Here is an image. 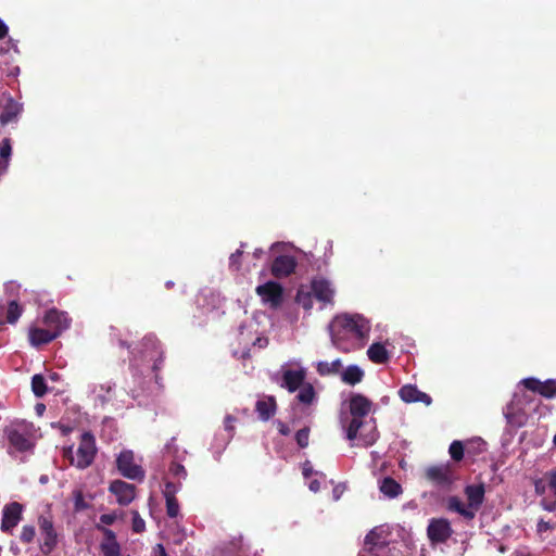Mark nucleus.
<instances>
[{
  "label": "nucleus",
  "mask_w": 556,
  "mask_h": 556,
  "mask_svg": "<svg viewBox=\"0 0 556 556\" xmlns=\"http://www.w3.org/2000/svg\"><path fill=\"white\" fill-rule=\"evenodd\" d=\"M484 485L480 484H471L467 485L465 489V494L468 500V506L476 513L484 501Z\"/></svg>",
  "instance_id": "nucleus-23"
},
{
  "label": "nucleus",
  "mask_w": 556,
  "mask_h": 556,
  "mask_svg": "<svg viewBox=\"0 0 556 556\" xmlns=\"http://www.w3.org/2000/svg\"><path fill=\"white\" fill-rule=\"evenodd\" d=\"M97 454V445L94 435L86 431L80 437V442L76 451V456H73V446L64 450V455L71 458V464L78 469L88 468L94 460Z\"/></svg>",
  "instance_id": "nucleus-4"
},
{
  "label": "nucleus",
  "mask_w": 556,
  "mask_h": 556,
  "mask_svg": "<svg viewBox=\"0 0 556 556\" xmlns=\"http://www.w3.org/2000/svg\"><path fill=\"white\" fill-rule=\"evenodd\" d=\"M328 329L332 344L343 352H350L365 346L371 326L361 314L342 313L333 317Z\"/></svg>",
  "instance_id": "nucleus-1"
},
{
  "label": "nucleus",
  "mask_w": 556,
  "mask_h": 556,
  "mask_svg": "<svg viewBox=\"0 0 556 556\" xmlns=\"http://www.w3.org/2000/svg\"><path fill=\"white\" fill-rule=\"evenodd\" d=\"M132 515V531L136 532V533H141L144 531L146 529V522L144 520L140 517V515L138 514V511H132L131 513Z\"/></svg>",
  "instance_id": "nucleus-45"
},
{
  "label": "nucleus",
  "mask_w": 556,
  "mask_h": 556,
  "mask_svg": "<svg viewBox=\"0 0 556 556\" xmlns=\"http://www.w3.org/2000/svg\"><path fill=\"white\" fill-rule=\"evenodd\" d=\"M38 527L42 538L40 551L43 555H49L58 545V533L54 529L52 517L49 515H40L38 518Z\"/></svg>",
  "instance_id": "nucleus-7"
},
{
  "label": "nucleus",
  "mask_w": 556,
  "mask_h": 556,
  "mask_svg": "<svg viewBox=\"0 0 556 556\" xmlns=\"http://www.w3.org/2000/svg\"><path fill=\"white\" fill-rule=\"evenodd\" d=\"M9 28L2 20H0V39H3L8 35Z\"/></svg>",
  "instance_id": "nucleus-59"
},
{
  "label": "nucleus",
  "mask_w": 556,
  "mask_h": 556,
  "mask_svg": "<svg viewBox=\"0 0 556 556\" xmlns=\"http://www.w3.org/2000/svg\"><path fill=\"white\" fill-rule=\"evenodd\" d=\"M312 475H313V467H312V464H311V462L306 460V462L303 464V476H304L305 478H309Z\"/></svg>",
  "instance_id": "nucleus-56"
},
{
  "label": "nucleus",
  "mask_w": 556,
  "mask_h": 556,
  "mask_svg": "<svg viewBox=\"0 0 556 556\" xmlns=\"http://www.w3.org/2000/svg\"><path fill=\"white\" fill-rule=\"evenodd\" d=\"M362 432L369 433V428L359 429L358 432H357V437L356 438H358L363 442Z\"/></svg>",
  "instance_id": "nucleus-62"
},
{
  "label": "nucleus",
  "mask_w": 556,
  "mask_h": 556,
  "mask_svg": "<svg viewBox=\"0 0 556 556\" xmlns=\"http://www.w3.org/2000/svg\"><path fill=\"white\" fill-rule=\"evenodd\" d=\"M23 507L20 503L13 502L3 507L1 530L10 532L14 529L22 518Z\"/></svg>",
  "instance_id": "nucleus-16"
},
{
  "label": "nucleus",
  "mask_w": 556,
  "mask_h": 556,
  "mask_svg": "<svg viewBox=\"0 0 556 556\" xmlns=\"http://www.w3.org/2000/svg\"><path fill=\"white\" fill-rule=\"evenodd\" d=\"M276 408V400L271 395L257 400L255 405L258 418L263 421L269 420L275 415Z\"/></svg>",
  "instance_id": "nucleus-24"
},
{
  "label": "nucleus",
  "mask_w": 556,
  "mask_h": 556,
  "mask_svg": "<svg viewBox=\"0 0 556 556\" xmlns=\"http://www.w3.org/2000/svg\"><path fill=\"white\" fill-rule=\"evenodd\" d=\"M248 547L244 545L243 538L233 539L231 542V548L229 552H235L237 556H244Z\"/></svg>",
  "instance_id": "nucleus-44"
},
{
  "label": "nucleus",
  "mask_w": 556,
  "mask_h": 556,
  "mask_svg": "<svg viewBox=\"0 0 556 556\" xmlns=\"http://www.w3.org/2000/svg\"><path fill=\"white\" fill-rule=\"evenodd\" d=\"M522 384L525 386L526 389L539 393L541 381L535 378H526L522 380Z\"/></svg>",
  "instance_id": "nucleus-48"
},
{
  "label": "nucleus",
  "mask_w": 556,
  "mask_h": 556,
  "mask_svg": "<svg viewBox=\"0 0 556 556\" xmlns=\"http://www.w3.org/2000/svg\"><path fill=\"white\" fill-rule=\"evenodd\" d=\"M547 484H548V488L556 495V470L547 473Z\"/></svg>",
  "instance_id": "nucleus-51"
},
{
  "label": "nucleus",
  "mask_w": 556,
  "mask_h": 556,
  "mask_svg": "<svg viewBox=\"0 0 556 556\" xmlns=\"http://www.w3.org/2000/svg\"><path fill=\"white\" fill-rule=\"evenodd\" d=\"M552 528L553 526L549 522L544 521L543 519H541L536 525V531L539 534H542Z\"/></svg>",
  "instance_id": "nucleus-53"
},
{
  "label": "nucleus",
  "mask_w": 556,
  "mask_h": 556,
  "mask_svg": "<svg viewBox=\"0 0 556 556\" xmlns=\"http://www.w3.org/2000/svg\"><path fill=\"white\" fill-rule=\"evenodd\" d=\"M427 533L431 542L444 543L446 542L453 530L446 519H432L427 528Z\"/></svg>",
  "instance_id": "nucleus-15"
},
{
  "label": "nucleus",
  "mask_w": 556,
  "mask_h": 556,
  "mask_svg": "<svg viewBox=\"0 0 556 556\" xmlns=\"http://www.w3.org/2000/svg\"><path fill=\"white\" fill-rule=\"evenodd\" d=\"M539 394L544 397L552 399L556 396V384L553 380H547L545 382L541 381V387L539 390Z\"/></svg>",
  "instance_id": "nucleus-38"
},
{
  "label": "nucleus",
  "mask_w": 556,
  "mask_h": 556,
  "mask_svg": "<svg viewBox=\"0 0 556 556\" xmlns=\"http://www.w3.org/2000/svg\"><path fill=\"white\" fill-rule=\"evenodd\" d=\"M382 528L375 527L365 536L364 546L359 551L358 556H381L382 554Z\"/></svg>",
  "instance_id": "nucleus-14"
},
{
  "label": "nucleus",
  "mask_w": 556,
  "mask_h": 556,
  "mask_svg": "<svg viewBox=\"0 0 556 556\" xmlns=\"http://www.w3.org/2000/svg\"><path fill=\"white\" fill-rule=\"evenodd\" d=\"M235 418L230 415L226 416L225 418V430L228 432V439L229 440L231 437H232V430H233V426L232 424L235 422Z\"/></svg>",
  "instance_id": "nucleus-50"
},
{
  "label": "nucleus",
  "mask_w": 556,
  "mask_h": 556,
  "mask_svg": "<svg viewBox=\"0 0 556 556\" xmlns=\"http://www.w3.org/2000/svg\"><path fill=\"white\" fill-rule=\"evenodd\" d=\"M314 299L311 288L301 287L296 292L295 302L305 311H309L313 307Z\"/></svg>",
  "instance_id": "nucleus-30"
},
{
  "label": "nucleus",
  "mask_w": 556,
  "mask_h": 556,
  "mask_svg": "<svg viewBox=\"0 0 556 556\" xmlns=\"http://www.w3.org/2000/svg\"><path fill=\"white\" fill-rule=\"evenodd\" d=\"M452 459L459 462L464 457V446L460 441H453L448 448Z\"/></svg>",
  "instance_id": "nucleus-41"
},
{
  "label": "nucleus",
  "mask_w": 556,
  "mask_h": 556,
  "mask_svg": "<svg viewBox=\"0 0 556 556\" xmlns=\"http://www.w3.org/2000/svg\"><path fill=\"white\" fill-rule=\"evenodd\" d=\"M503 414L508 425L520 428L526 425L528 416L522 407V399L517 394L505 406Z\"/></svg>",
  "instance_id": "nucleus-8"
},
{
  "label": "nucleus",
  "mask_w": 556,
  "mask_h": 556,
  "mask_svg": "<svg viewBox=\"0 0 556 556\" xmlns=\"http://www.w3.org/2000/svg\"><path fill=\"white\" fill-rule=\"evenodd\" d=\"M153 556H167L165 547L162 544H157L153 549Z\"/></svg>",
  "instance_id": "nucleus-57"
},
{
  "label": "nucleus",
  "mask_w": 556,
  "mask_h": 556,
  "mask_svg": "<svg viewBox=\"0 0 556 556\" xmlns=\"http://www.w3.org/2000/svg\"><path fill=\"white\" fill-rule=\"evenodd\" d=\"M306 370L304 368L299 369H286L282 372L281 387L286 388L289 392H295L304 383Z\"/></svg>",
  "instance_id": "nucleus-19"
},
{
  "label": "nucleus",
  "mask_w": 556,
  "mask_h": 556,
  "mask_svg": "<svg viewBox=\"0 0 556 556\" xmlns=\"http://www.w3.org/2000/svg\"><path fill=\"white\" fill-rule=\"evenodd\" d=\"M371 410L372 403L366 396L358 393L351 394L348 410L342 408L340 414V424L348 440H355L358 430L366 428H369V433L362 432L363 445H371L378 440L376 421L369 416Z\"/></svg>",
  "instance_id": "nucleus-2"
},
{
  "label": "nucleus",
  "mask_w": 556,
  "mask_h": 556,
  "mask_svg": "<svg viewBox=\"0 0 556 556\" xmlns=\"http://www.w3.org/2000/svg\"><path fill=\"white\" fill-rule=\"evenodd\" d=\"M426 477L440 488H450L454 481V475L448 464L431 466L426 471Z\"/></svg>",
  "instance_id": "nucleus-11"
},
{
  "label": "nucleus",
  "mask_w": 556,
  "mask_h": 556,
  "mask_svg": "<svg viewBox=\"0 0 556 556\" xmlns=\"http://www.w3.org/2000/svg\"><path fill=\"white\" fill-rule=\"evenodd\" d=\"M118 344L119 346L122 348H126V349H130V345L126 343V341L122 340V339H118Z\"/></svg>",
  "instance_id": "nucleus-63"
},
{
  "label": "nucleus",
  "mask_w": 556,
  "mask_h": 556,
  "mask_svg": "<svg viewBox=\"0 0 556 556\" xmlns=\"http://www.w3.org/2000/svg\"><path fill=\"white\" fill-rule=\"evenodd\" d=\"M36 535L34 526L26 525L22 528L20 539L23 543H30Z\"/></svg>",
  "instance_id": "nucleus-43"
},
{
  "label": "nucleus",
  "mask_w": 556,
  "mask_h": 556,
  "mask_svg": "<svg viewBox=\"0 0 556 556\" xmlns=\"http://www.w3.org/2000/svg\"><path fill=\"white\" fill-rule=\"evenodd\" d=\"M166 515L169 518H177L179 516L180 506L176 497L165 498Z\"/></svg>",
  "instance_id": "nucleus-40"
},
{
  "label": "nucleus",
  "mask_w": 556,
  "mask_h": 556,
  "mask_svg": "<svg viewBox=\"0 0 556 556\" xmlns=\"http://www.w3.org/2000/svg\"><path fill=\"white\" fill-rule=\"evenodd\" d=\"M447 508L451 511H456L460 516H463L465 519L471 520L475 518V511L469 507L466 506L463 501L457 496H451L447 500Z\"/></svg>",
  "instance_id": "nucleus-26"
},
{
  "label": "nucleus",
  "mask_w": 556,
  "mask_h": 556,
  "mask_svg": "<svg viewBox=\"0 0 556 556\" xmlns=\"http://www.w3.org/2000/svg\"><path fill=\"white\" fill-rule=\"evenodd\" d=\"M364 377L363 369L357 365H349L341 371V379L344 383L355 386L359 383Z\"/></svg>",
  "instance_id": "nucleus-27"
},
{
  "label": "nucleus",
  "mask_w": 556,
  "mask_h": 556,
  "mask_svg": "<svg viewBox=\"0 0 556 556\" xmlns=\"http://www.w3.org/2000/svg\"><path fill=\"white\" fill-rule=\"evenodd\" d=\"M342 368L340 358L332 362L320 361L316 364V370L320 376L336 375L339 374Z\"/></svg>",
  "instance_id": "nucleus-29"
},
{
  "label": "nucleus",
  "mask_w": 556,
  "mask_h": 556,
  "mask_svg": "<svg viewBox=\"0 0 556 556\" xmlns=\"http://www.w3.org/2000/svg\"><path fill=\"white\" fill-rule=\"evenodd\" d=\"M181 490V482L166 481L163 489V496L165 498L176 497V494Z\"/></svg>",
  "instance_id": "nucleus-39"
},
{
  "label": "nucleus",
  "mask_w": 556,
  "mask_h": 556,
  "mask_svg": "<svg viewBox=\"0 0 556 556\" xmlns=\"http://www.w3.org/2000/svg\"><path fill=\"white\" fill-rule=\"evenodd\" d=\"M296 260L292 255L282 254L277 256L271 265V273L277 278L287 277L294 271Z\"/></svg>",
  "instance_id": "nucleus-18"
},
{
  "label": "nucleus",
  "mask_w": 556,
  "mask_h": 556,
  "mask_svg": "<svg viewBox=\"0 0 556 556\" xmlns=\"http://www.w3.org/2000/svg\"><path fill=\"white\" fill-rule=\"evenodd\" d=\"M308 439H309V428L308 427H304L295 433V441L301 448H304L308 445Z\"/></svg>",
  "instance_id": "nucleus-42"
},
{
  "label": "nucleus",
  "mask_w": 556,
  "mask_h": 556,
  "mask_svg": "<svg viewBox=\"0 0 556 556\" xmlns=\"http://www.w3.org/2000/svg\"><path fill=\"white\" fill-rule=\"evenodd\" d=\"M256 293L265 304L273 308H277L282 302L283 290L281 285L276 281H267L257 286Z\"/></svg>",
  "instance_id": "nucleus-10"
},
{
  "label": "nucleus",
  "mask_w": 556,
  "mask_h": 556,
  "mask_svg": "<svg viewBox=\"0 0 556 556\" xmlns=\"http://www.w3.org/2000/svg\"><path fill=\"white\" fill-rule=\"evenodd\" d=\"M115 383L106 382L102 384H90L89 393L96 405L104 406L114 395Z\"/></svg>",
  "instance_id": "nucleus-17"
},
{
  "label": "nucleus",
  "mask_w": 556,
  "mask_h": 556,
  "mask_svg": "<svg viewBox=\"0 0 556 556\" xmlns=\"http://www.w3.org/2000/svg\"><path fill=\"white\" fill-rule=\"evenodd\" d=\"M372 476L377 479V486L382 492V457L379 452H371V462L369 464Z\"/></svg>",
  "instance_id": "nucleus-28"
},
{
  "label": "nucleus",
  "mask_w": 556,
  "mask_h": 556,
  "mask_svg": "<svg viewBox=\"0 0 556 556\" xmlns=\"http://www.w3.org/2000/svg\"><path fill=\"white\" fill-rule=\"evenodd\" d=\"M168 472L178 482L186 480V478L188 476L185 466H182L180 463H177V462H172V464L169 465V468H168Z\"/></svg>",
  "instance_id": "nucleus-36"
},
{
  "label": "nucleus",
  "mask_w": 556,
  "mask_h": 556,
  "mask_svg": "<svg viewBox=\"0 0 556 556\" xmlns=\"http://www.w3.org/2000/svg\"><path fill=\"white\" fill-rule=\"evenodd\" d=\"M104 539L100 544L103 556H119L121 546L116 541L115 533L109 528H101Z\"/></svg>",
  "instance_id": "nucleus-21"
},
{
  "label": "nucleus",
  "mask_w": 556,
  "mask_h": 556,
  "mask_svg": "<svg viewBox=\"0 0 556 556\" xmlns=\"http://www.w3.org/2000/svg\"><path fill=\"white\" fill-rule=\"evenodd\" d=\"M176 438L173 437L164 446L163 453L167 454L169 456H173L174 458H179V447L175 443Z\"/></svg>",
  "instance_id": "nucleus-46"
},
{
  "label": "nucleus",
  "mask_w": 556,
  "mask_h": 556,
  "mask_svg": "<svg viewBox=\"0 0 556 556\" xmlns=\"http://www.w3.org/2000/svg\"><path fill=\"white\" fill-rule=\"evenodd\" d=\"M73 502H74V511L80 513L90 507L89 503L85 500L84 493L81 490L73 491Z\"/></svg>",
  "instance_id": "nucleus-35"
},
{
  "label": "nucleus",
  "mask_w": 556,
  "mask_h": 556,
  "mask_svg": "<svg viewBox=\"0 0 556 556\" xmlns=\"http://www.w3.org/2000/svg\"><path fill=\"white\" fill-rule=\"evenodd\" d=\"M3 437L7 440V452L16 457L17 454L33 451L35 446L34 425L25 420L10 424L3 429Z\"/></svg>",
  "instance_id": "nucleus-3"
},
{
  "label": "nucleus",
  "mask_w": 556,
  "mask_h": 556,
  "mask_svg": "<svg viewBox=\"0 0 556 556\" xmlns=\"http://www.w3.org/2000/svg\"><path fill=\"white\" fill-rule=\"evenodd\" d=\"M399 394L401 399L406 403L421 402L426 405H430L432 402L430 395H428L425 392H421L420 390L417 389V387L412 384H406L402 387L399 391Z\"/></svg>",
  "instance_id": "nucleus-20"
},
{
  "label": "nucleus",
  "mask_w": 556,
  "mask_h": 556,
  "mask_svg": "<svg viewBox=\"0 0 556 556\" xmlns=\"http://www.w3.org/2000/svg\"><path fill=\"white\" fill-rule=\"evenodd\" d=\"M35 410H36V413H37L39 416H41V415L45 413V410H46V405H45V404H42V403H38V404H36V406H35Z\"/></svg>",
  "instance_id": "nucleus-60"
},
{
  "label": "nucleus",
  "mask_w": 556,
  "mask_h": 556,
  "mask_svg": "<svg viewBox=\"0 0 556 556\" xmlns=\"http://www.w3.org/2000/svg\"><path fill=\"white\" fill-rule=\"evenodd\" d=\"M403 493L401 484L391 477H384V497L395 498Z\"/></svg>",
  "instance_id": "nucleus-32"
},
{
  "label": "nucleus",
  "mask_w": 556,
  "mask_h": 556,
  "mask_svg": "<svg viewBox=\"0 0 556 556\" xmlns=\"http://www.w3.org/2000/svg\"><path fill=\"white\" fill-rule=\"evenodd\" d=\"M116 516L114 514H103L100 516V521L103 525L111 526L115 522Z\"/></svg>",
  "instance_id": "nucleus-52"
},
{
  "label": "nucleus",
  "mask_w": 556,
  "mask_h": 556,
  "mask_svg": "<svg viewBox=\"0 0 556 556\" xmlns=\"http://www.w3.org/2000/svg\"><path fill=\"white\" fill-rule=\"evenodd\" d=\"M345 490H346V485L344 483L337 484L332 490L333 500L339 501Z\"/></svg>",
  "instance_id": "nucleus-49"
},
{
  "label": "nucleus",
  "mask_w": 556,
  "mask_h": 556,
  "mask_svg": "<svg viewBox=\"0 0 556 556\" xmlns=\"http://www.w3.org/2000/svg\"><path fill=\"white\" fill-rule=\"evenodd\" d=\"M262 253H263V250L257 248V249L254 250L253 254H254L255 257H258Z\"/></svg>",
  "instance_id": "nucleus-64"
},
{
  "label": "nucleus",
  "mask_w": 556,
  "mask_h": 556,
  "mask_svg": "<svg viewBox=\"0 0 556 556\" xmlns=\"http://www.w3.org/2000/svg\"><path fill=\"white\" fill-rule=\"evenodd\" d=\"M18 288L20 286L16 285L14 281H10L4 285V290L10 295H13L18 290Z\"/></svg>",
  "instance_id": "nucleus-54"
},
{
  "label": "nucleus",
  "mask_w": 556,
  "mask_h": 556,
  "mask_svg": "<svg viewBox=\"0 0 556 556\" xmlns=\"http://www.w3.org/2000/svg\"><path fill=\"white\" fill-rule=\"evenodd\" d=\"M308 489L313 492H318L320 490V482L317 479H313L308 482Z\"/></svg>",
  "instance_id": "nucleus-58"
},
{
  "label": "nucleus",
  "mask_w": 556,
  "mask_h": 556,
  "mask_svg": "<svg viewBox=\"0 0 556 556\" xmlns=\"http://www.w3.org/2000/svg\"><path fill=\"white\" fill-rule=\"evenodd\" d=\"M58 337V332H53L46 326L45 328H31L29 330V341L34 346L47 344Z\"/></svg>",
  "instance_id": "nucleus-25"
},
{
  "label": "nucleus",
  "mask_w": 556,
  "mask_h": 556,
  "mask_svg": "<svg viewBox=\"0 0 556 556\" xmlns=\"http://www.w3.org/2000/svg\"><path fill=\"white\" fill-rule=\"evenodd\" d=\"M43 325L53 332H58V336H60L64 330L70 328L71 318L66 312L51 308L47 311L43 316Z\"/></svg>",
  "instance_id": "nucleus-12"
},
{
  "label": "nucleus",
  "mask_w": 556,
  "mask_h": 556,
  "mask_svg": "<svg viewBox=\"0 0 556 556\" xmlns=\"http://www.w3.org/2000/svg\"><path fill=\"white\" fill-rule=\"evenodd\" d=\"M109 491L116 497V502L121 506L129 505L136 496V486L123 480L112 481Z\"/></svg>",
  "instance_id": "nucleus-13"
},
{
  "label": "nucleus",
  "mask_w": 556,
  "mask_h": 556,
  "mask_svg": "<svg viewBox=\"0 0 556 556\" xmlns=\"http://www.w3.org/2000/svg\"><path fill=\"white\" fill-rule=\"evenodd\" d=\"M542 505H543L544 509H545V510H548V511L554 510V509H555V507H556V503H549V504H547V503L543 502V503H542Z\"/></svg>",
  "instance_id": "nucleus-61"
},
{
  "label": "nucleus",
  "mask_w": 556,
  "mask_h": 556,
  "mask_svg": "<svg viewBox=\"0 0 556 556\" xmlns=\"http://www.w3.org/2000/svg\"><path fill=\"white\" fill-rule=\"evenodd\" d=\"M276 424H277V427H278V431H279V433L281 435H289L290 434V428L288 427V425H286L281 420H277Z\"/></svg>",
  "instance_id": "nucleus-55"
},
{
  "label": "nucleus",
  "mask_w": 556,
  "mask_h": 556,
  "mask_svg": "<svg viewBox=\"0 0 556 556\" xmlns=\"http://www.w3.org/2000/svg\"><path fill=\"white\" fill-rule=\"evenodd\" d=\"M31 390L37 397H42L47 393V384L43 376L39 374L33 376Z\"/></svg>",
  "instance_id": "nucleus-33"
},
{
  "label": "nucleus",
  "mask_w": 556,
  "mask_h": 556,
  "mask_svg": "<svg viewBox=\"0 0 556 556\" xmlns=\"http://www.w3.org/2000/svg\"><path fill=\"white\" fill-rule=\"evenodd\" d=\"M139 355H135L130 361L131 366H139L138 358H140L142 365H147L152 370L156 371L161 368L163 362V350L155 336L148 334L143 338L141 349L138 352Z\"/></svg>",
  "instance_id": "nucleus-5"
},
{
  "label": "nucleus",
  "mask_w": 556,
  "mask_h": 556,
  "mask_svg": "<svg viewBox=\"0 0 556 556\" xmlns=\"http://www.w3.org/2000/svg\"><path fill=\"white\" fill-rule=\"evenodd\" d=\"M311 289L315 299L321 302V307L333 305L336 289L331 281L323 277L314 278L311 282Z\"/></svg>",
  "instance_id": "nucleus-9"
},
{
  "label": "nucleus",
  "mask_w": 556,
  "mask_h": 556,
  "mask_svg": "<svg viewBox=\"0 0 556 556\" xmlns=\"http://www.w3.org/2000/svg\"><path fill=\"white\" fill-rule=\"evenodd\" d=\"M296 400L304 405L313 404L316 400V392L314 387L311 383H304L299 388Z\"/></svg>",
  "instance_id": "nucleus-31"
},
{
  "label": "nucleus",
  "mask_w": 556,
  "mask_h": 556,
  "mask_svg": "<svg viewBox=\"0 0 556 556\" xmlns=\"http://www.w3.org/2000/svg\"><path fill=\"white\" fill-rule=\"evenodd\" d=\"M243 257V252L241 250H237L229 257V267L232 270H239L241 267V258Z\"/></svg>",
  "instance_id": "nucleus-47"
},
{
  "label": "nucleus",
  "mask_w": 556,
  "mask_h": 556,
  "mask_svg": "<svg viewBox=\"0 0 556 556\" xmlns=\"http://www.w3.org/2000/svg\"><path fill=\"white\" fill-rule=\"evenodd\" d=\"M22 111L23 105L13 98H9L0 114V124L5 126L9 123L16 122Z\"/></svg>",
  "instance_id": "nucleus-22"
},
{
  "label": "nucleus",
  "mask_w": 556,
  "mask_h": 556,
  "mask_svg": "<svg viewBox=\"0 0 556 556\" xmlns=\"http://www.w3.org/2000/svg\"><path fill=\"white\" fill-rule=\"evenodd\" d=\"M368 358L377 364H382V342L372 343L367 350Z\"/></svg>",
  "instance_id": "nucleus-37"
},
{
  "label": "nucleus",
  "mask_w": 556,
  "mask_h": 556,
  "mask_svg": "<svg viewBox=\"0 0 556 556\" xmlns=\"http://www.w3.org/2000/svg\"><path fill=\"white\" fill-rule=\"evenodd\" d=\"M22 315V307L16 300H11L8 305L7 321L15 324Z\"/></svg>",
  "instance_id": "nucleus-34"
},
{
  "label": "nucleus",
  "mask_w": 556,
  "mask_h": 556,
  "mask_svg": "<svg viewBox=\"0 0 556 556\" xmlns=\"http://www.w3.org/2000/svg\"><path fill=\"white\" fill-rule=\"evenodd\" d=\"M116 466L119 473L126 479L142 482L146 478L144 469L135 462L134 452L130 450H124L118 454Z\"/></svg>",
  "instance_id": "nucleus-6"
}]
</instances>
